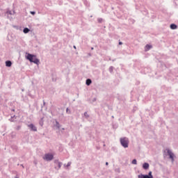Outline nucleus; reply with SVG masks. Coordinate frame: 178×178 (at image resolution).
I'll use <instances>...</instances> for the list:
<instances>
[{"label": "nucleus", "instance_id": "1", "mask_svg": "<svg viewBox=\"0 0 178 178\" xmlns=\"http://www.w3.org/2000/svg\"><path fill=\"white\" fill-rule=\"evenodd\" d=\"M25 58L29 60L31 63H35V65H40V59L37 58V55L26 53Z\"/></svg>", "mask_w": 178, "mask_h": 178}, {"label": "nucleus", "instance_id": "2", "mask_svg": "<svg viewBox=\"0 0 178 178\" xmlns=\"http://www.w3.org/2000/svg\"><path fill=\"white\" fill-rule=\"evenodd\" d=\"M120 143L124 148H129V139H127V138H121L120 139Z\"/></svg>", "mask_w": 178, "mask_h": 178}, {"label": "nucleus", "instance_id": "3", "mask_svg": "<svg viewBox=\"0 0 178 178\" xmlns=\"http://www.w3.org/2000/svg\"><path fill=\"white\" fill-rule=\"evenodd\" d=\"M44 161H47V162H51L54 159V154L51 153H46L44 156L42 157Z\"/></svg>", "mask_w": 178, "mask_h": 178}, {"label": "nucleus", "instance_id": "4", "mask_svg": "<svg viewBox=\"0 0 178 178\" xmlns=\"http://www.w3.org/2000/svg\"><path fill=\"white\" fill-rule=\"evenodd\" d=\"M27 127H29L30 131H37V127H35L34 124L31 123L28 124Z\"/></svg>", "mask_w": 178, "mask_h": 178}, {"label": "nucleus", "instance_id": "5", "mask_svg": "<svg viewBox=\"0 0 178 178\" xmlns=\"http://www.w3.org/2000/svg\"><path fill=\"white\" fill-rule=\"evenodd\" d=\"M154 177L152 176V172H149V175H138V178H153Z\"/></svg>", "mask_w": 178, "mask_h": 178}, {"label": "nucleus", "instance_id": "6", "mask_svg": "<svg viewBox=\"0 0 178 178\" xmlns=\"http://www.w3.org/2000/svg\"><path fill=\"white\" fill-rule=\"evenodd\" d=\"M168 154L170 158V159H172V162L173 161H175V154L170 151V150H168Z\"/></svg>", "mask_w": 178, "mask_h": 178}, {"label": "nucleus", "instance_id": "7", "mask_svg": "<svg viewBox=\"0 0 178 178\" xmlns=\"http://www.w3.org/2000/svg\"><path fill=\"white\" fill-rule=\"evenodd\" d=\"M13 63L10 61V60H8L6 61V67H12Z\"/></svg>", "mask_w": 178, "mask_h": 178}, {"label": "nucleus", "instance_id": "8", "mask_svg": "<svg viewBox=\"0 0 178 178\" xmlns=\"http://www.w3.org/2000/svg\"><path fill=\"white\" fill-rule=\"evenodd\" d=\"M55 122H56L55 127H56V129L59 130V129H60L61 125L59 123V122H58L56 120H55Z\"/></svg>", "mask_w": 178, "mask_h": 178}, {"label": "nucleus", "instance_id": "9", "mask_svg": "<svg viewBox=\"0 0 178 178\" xmlns=\"http://www.w3.org/2000/svg\"><path fill=\"white\" fill-rule=\"evenodd\" d=\"M92 83V81L91 80V79H87L86 81V86H91Z\"/></svg>", "mask_w": 178, "mask_h": 178}, {"label": "nucleus", "instance_id": "10", "mask_svg": "<svg viewBox=\"0 0 178 178\" xmlns=\"http://www.w3.org/2000/svg\"><path fill=\"white\" fill-rule=\"evenodd\" d=\"M23 33L24 34H28V33H30V29H29L27 27L24 28Z\"/></svg>", "mask_w": 178, "mask_h": 178}, {"label": "nucleus", "instance_id": "11", "mask_svg": "<svg viewBox=\"0 0 178 178\" xmlns=\"http://www.w3.org/2000/svg\"><path fill=\"white\" fill-rule=\"evenodd\" d=\"M51 80L54 82L56 81V74H55L54 73L51 74Z\"/></svg>", "mask_w": 178, "mask_h": 178}, {"label": "nucleus", "instance_id": "12", "mask_svg": "<svg viewBox=\"0 0 178 178\" xmlns=\"http://www.w3.org/2000/svg\"><path fill=\"white\" fill-rule=\"evenodd\" d=\"M83 2L84 3V5L86 6L87 8H90V2H88V1L87 0H83Z\"/></svg>", "mask_w": 178, "mask_h": 178}, {"label": "nucleus", "instance_id": "13", "mask_svg": "<svg viewBox=\"0 0 178 178\" xmlns=\"http://www.w3.org/2000/svg\"><path fill=\"white\" fill-rule=\"evenodd\" d=\"M143 169L147 170V169H148V168H149V164H148V163H145L143 165Z\"/></svg>", "mask_w": 178, "mask_h": 178}, {"label": "nucleus", "instance_id": "14", "mask_svg": "<svg viewBox=\"0 0 178 178\" xmlns=\"http://www.w3.org/2000/svg\"><path fill=\"white\" fill-rule=\"evenodd\" d=\"M170 29H171L172 30H176V29H177V25H176V24H172L170 25Z\"/></svg>", "mask_w": 178, "mask_h": 178}, {"label": "nucleus", "instance_id": "15", "mask_svg": "<svg viewBox=\"0 0 178 178\" xmlns=\"http://www.w3.org/2000/svg\"><path fill=\"white\" fill-rule=\"evenodd\" d=\"M151 48H152V46H151L149 44H147L145 46V51H149V49H151Z\"/></svg>", "mask_w": 178, "mask_h": 178}, {"label": "nucleus", "instance_id": "16", "mask_svg": "<svg viewBox=\"0 0 178 178\" xmlns=\"http://www.w3.org/2000/svg\"><path fill=\"white\" fill-rule=\"evenodd\" d=\"M83 116L86 118V119H88V118H90V115H88L87 111L83 113Z\"/></svg>", "mask_w": 178, "mask_h": 178}, {"label": "nucleus", "instance_id": "17", "mask_svg": "<svg viewBox=\"0 0 178 178\" xmlns=\"http://www.w3.org/2000/svg\"><path fill=\"white\" fill-rule=\"evenodd\" d=\"M113 69H115L113 66H110L108 68V72H110L111 73H113Z\"/></svg>", "mask_w": 178, "mask_h": 178}, {"label": "nucleus", "instance_id": "18", "mask_svg": "<svg viewBox=\"0 0 178 178\" xmlns=\"http://www.w3.org/2000/svg\"><path fill=\"white\" fill-rule=\"evenodd\" d=\"M66 113H67V115H70V113H72V111H70V109H69V107L66 108Z\"/></svg>", "mask_w": 178, "mask_h": 178}, {"label": "nucleus", "instance_id": "19", "mask_svg": "<svg viewBox=\"0 0 178 178\" xmlns=\"http://www.w3.org/2000/svg\"><path fill=\"white\" fill-rule=\"evenodd\" d=\"M70 165H72V162L69 161L67 165L64 164V166H66V168H69V166H70Z\"/></svg>", "mask_w": 178, "mask_h": 178}, {"label": "nucleus", "instance_id": "20", "mask_svg": "<svg viewBox=\"0 0 178 178\" xmlns=\"http://www.w3.org/2000/svg\"><path fill=\"white\" fill-rule=\"evenodd\" d=\"M97 22H98V23H102V22H104V19H102V18H98L97 19Z\"/></svg>", "mask_w": 178, "mask_h": 178}, {"label": "nucleus", "instance_id": "21", "mask_svg": "<svg viewBox=\"0 0 178 178\" xmlns=\"http://www.w3.org/2000/svg\"><path fill=\"white\" fill-rule=\"evenodd\" d=\"M57 165H58V169H60V168H62V162H59L58 163H57Z\"/></svg>", "mask_w": 178, "mask_h": 178}, {"label": "nucleus", "instance_id": "22", "mask_svg": "<svg viewBox=\"0 0 178 178\" xmlns=\"http://www.w3.org/2000/svg\"><path fill=\"white\" fill-rule=\"evenodd\" d=\"M28 95H29V97H30L31 98H34V95H31V92H28Z\"/></svg>", "mask_w": 178, "mask_h": 178}, {"label": "nucleus", "instance_id": "23", "mask_svg": "<svg viewBox=\"0 0 178 178\" xmlns=\"http://www.w3.org/2000/svg\"><path fill=\"white\" fill-rule=\"evenodd\" d=\"M33 106H35L36 108L38 107V104L37 101H35V102L33 104Z\"/></svg>", "mask_w": 178, "mask_h": 178}, {"label": "nucleus", "instance_id": "24", "mask_svg": "<svg viewBox=\"0 0 178 178\" xmlns=\"http://www.w3.org/2000/svg\"><path fill=\"white\" fill-rule=\"evenodd\" d=\"M9 121H10V122H15V119L13 118V117H11V118L9 119Z\"/></svg>", "mask_w": 178, "mask_h": 178}, {"label": "nucleus", "instance_id": "25", "mask_svg": "<svg viewBox=\"0 0 178 178\" xmlns=\"http://www.w3.org/2000/svg\"><path fill=\"white\" fill-rule=\"evenodd\" d=\"M30 13H31V15L34 16V15H35V11H31Z\"/></svg>", "mask_w": 178, "mask_h": 178}, {"label": "nucleus", "instance_id": "26", "mask_svg": "<svg viewBox=\"0 0 178 178\" xmlns=\"http://www.w3.org/2000/svg\"><path fill=\"white\" fill-rule=\"evenodd\" d=\"M20 129H22V126L20 125L17 126V130H20Z\"/></svg>", "mask_w": 178, "mask_h": 178}, {"label": "nucleus", "instance_id": "27", "mask_svg": "<svg viewBox=\"0 0 178 178\" xmlns=\"http://www.w3.org/2000/svg\"><path fill=\"white\" fill-rule=\"evenodd\" d=\"M6 13H8V15H13L11 10H8V11L6 12Z\"/></svg>", "mask_w": 178, "mask_h": 178}, {"label": "nucleus", "instance_id": "28", "mask_svg": "<svg viewBox=\"0 0 178 178\" xmlns=\"http://www.w3.org/2000/svg\"><path fill=\"white\" fill-rule=\"evenodd\" d=\"M118 45H123V42L122 41L119 40Z\"/></svg>", "mask_w": 178, "mask_h": 178}, {"label": "nucleus", "instance_id": "29", "mask_svg": "<svg viewBox=\"0 0 178 178\" xmlns=\"http://www.w3.org/2000/svg\"><path fill=\"white\" fill-rule=\"evenodd\" d=\"M39 124H40V126H43V125H44V122L40 121V122H39Z\"/></svg>", "mask_w": 178, "mask_h": 178}, {"label": "nucleus", "instance_id": "30", "mask_svg": "<svg viewBox=\"0 0 178 178\" xmlns=\"http://www.w3.org/2000/svg\"><path fill=\"white\" fill-rule=\"evenodd\" d=\"M59 162H60L59 160H54V163H56V164H57V165H58V163Z\"/></svg>", "mask_w": 178, "mask_h": 178}, {"label": "nucleus", "instance_id": "31", "mask_svg": "<svg viewBox=\"0 0 178 178\" xmlns=\"http://www.w3.org/2000/svg\"><path fill=\"white\" fill-rule=\"evenodd\" d=\"M95 101H97V98H93V99H92V102H95Z\"/></svg>", "mask_w": 178, "mask_h": 178}, {"label": "nucleus", "instance_id": "32", "mask_svg": "<svg viewBox=\"0 0 178 178\" xmlns=\"http://www.w3.org/2000/svg\"><path fill=\"white\" fill-rule=\"evenodd\" d=\"M51 113L52 116H55V113H54V112L51 111Z\"/></svg>", "mask_w": 178, "mask_h": 178}, {"label": "nucleus", "instance_id": "33", "mask_svg": "<svg viewBox=\"0 0 178 178\" xmlns=\"http://www.w3.org/2000/svg\"><path fill=\"white\" fill-rule=\"evenodd\" d=\"M11 118H13V119H15H15H16V115H14L11 116Z\"/></svg>", "mask_w": 178, "mask_h": 178}, {"label": "nucleus", "instance_id": "34", "mask_svg": "<svg viewBox=\"0 0 178 178\" xmlns=\"http://www.w3.org/2000/svg\"><path fill=\"white\" fill-rule=\"evenodd\" d=\"M131 163H132V165H134V159H133V160L131 161Z\"/></svg>", "mask_w": 178, "mask_h": 178}, {"label": "nucleus", "instance_id": "35", "mask_svg": "<svg viewBox=\"0 0 178 178\" xmlns=\"http://www.w3.org/2000/svg\"><path fill=\"white\" fill-rule=\"evenodd\" d=\"M133 94H134V92L131 91V95L133 97Z\"/></svg>", "mask_w": 178, "mask_h": 178}, {"label": "nucleus", "instance_id": "36", "mask_svg": "<svg viewBox=\"0 0 178 178\" xmlns=\"http://www.w3.org/2000/svg\"><path fill=\"white\" fill-rule=\"evenodd\" d=\"M108 165H109V163L106 162V166H108Z\"/></svg>", "mask_w": 178, "mask_h": 178}, {"label": "nucleus", "instance_id": "37", "mask_svg": "<svg viewBox=\"0 0 178 178\" xmlns=\"http://www.w3.org/2000/svg\"><path fill=\"white\" fill-rule=\"evenodd\" d=\"M20 166H22L24 169V165H23V164H21Z\"/></svg>", "mask_w": 178, "mask_h": 178}, {"label": "nucleus", "instance_id": "38", "mask_svg": "<svg viewBox=\"0 0 178 178\" xmlns=\"http://www.w3.org/2000/svg\"><path fill=\"white\" fill-rule=\"evenodd\" d=\"M137 163V161L134 160V164L136 165Z\"/></svg>", "mask_w": 178, "mask_h": 178}, {"label": "nucleus", "instance_id": "39", "mask_svg": "<svg viewBox=\"0 0 178 178\" xmlns=\"http://www.w3.org/2000/svg\"><path fill=\"white\" fill-rule=\"evenodd\" d=\"M73 48H74V49H76V47L75 45L73 46Z\"/></svg>", "mask_w": 178, "mask_h": 178}, {"label": "nucleus", "instance_id": "40", "mask_svg": "<svg viewBox=\"0 0 178 178\" xmlns=\"http://www.w3.org/2000/svg\"><path fill=\"white\" fill-rule=\"evenodd\" d=\"M43 105H45V101L43 100Z\"/></svg>", "mask_w": 178, "mask_h": 178}, {"label": "nucleus", "instance_id": "41", "mask_svg": "<svg viewBox=\"0 0 178 178\" xmlns=\"http://www.w3.org/2000/svg\"><path fill=\"white\" fill-rule=\"evenodd\" d=\"M11 111H12L13 112H15V108H13Z\"/></svg>", "mask_w": 178, "mask_h": 178}, {"label": "nucleus", "instance_id": "42", "mask_svg": "<svg viewBox=\"0 0 178 178\" xmlns=\"http://www.w3.org/2000/svg\"><path fill=\"white\" fill-rule=\"evenodd\" d=\"M15 178H19V177H18L17 175H16V176L15 177Z\"/></svg>", "mask_w": 178, "mask_h": 178}, {"label": "nucleus", "instance_id": "43", "mask_svg": "<svg viewBox=\"0 0 178 178\" xmlns=\"http://www.w3.org/2000/svg\"><path fill=\"white\" fill-rule=\"evenodd\" d=\"M103 147H106V145L104 144V145H103Z\"/></svg>", "mask_w": 178, "mask_h": 178}, {"label": "nucleus", "instance_id": "44", "mask_svg": "<svg viewBox=\"0 0 178 178\" xmlns=\"http://www.w3.org/2000/svg\"><path fill=\"white\" fill-rule=\"evenodd\" d=\"M94 49V47H91V50L92 51Z\"/></svg>", "mask_w": 178, "mask_h": 178}, {"label": "nucleus", "instance_id": "45", "mask_svg": "<svg viewBox=\"0 0 178 178\" xmlns=\"http://www.w3.org/2000/svg\"><path fill=\"white\" fill-rule=\"evenodd\" d=\"M113 60V62H115L116 60V59H114V60Z\"/></svg>", "mask_w": 178, "mask_h": 178}, {"label": "nucleus", "instance_id": "46", "mask_svg": "<svg viewBox=\"0 0 178 178\" xmlns=\"http://www.w3.org/2000/svg\"><path fill=\"white\" fill-rule=\"evenodd\" d=\"M14 27H15V29H17V26H14Z\"/></svg>", "mask_w": 178, "mask_h": 178}, {"label": "nucleus", "instance_id": "47", "mask_svg": "<svg viewBox=\"0 0 178 178\" xmlns=\"http://www.w3.org/2000/svg\"><path fill=\"white\" fill-rule=\"evenodd\" d=\"M62 130H65V128H62Z\"/></svg>", "mask_w": 178, "mask_h": 178}, {"label": "nucleus", "instance_id": "48", "mask_svg": "<svg viewBox=\"0 0 178 178\" xmlns=\"http://www.w3.org/2000/svg\"><path fill=\"white\" fill-rule=\"evenodd\" d=\"M22 91H24V89H22Z\"/></svg>", "mask_w": 178, "mask_h": 178}]
</instances>
